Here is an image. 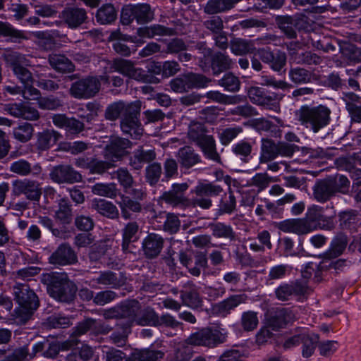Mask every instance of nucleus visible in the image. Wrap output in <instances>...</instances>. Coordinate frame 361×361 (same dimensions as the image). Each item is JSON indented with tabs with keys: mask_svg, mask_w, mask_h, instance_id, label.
Masks as SVG:
<instances>
[{
	"mask_svg": "<svg viewBox=\"0 0 361 361\" xmlns=\"http://www.w3.org/2000/svg\"><path fill=\"white\" fill-rule=\"evenodd\" d=\"M340 35L347 41L340 39V53L348 65L361 63V48L357 47L352 42L361 43V33L357 29L361 27V18L349 19L340 18Z\"/></svg>",
	"mask_w": 361,
	"mask_h": 361,
	"instance_id": "f257e3e1",
	"label": "nucleus"
},
{
	"mask_svg": "<svg viewBox=\"0 0 361 361\" xmlns=\"http://www.w3.org/2000/svg\"><path fill=\"white\" fill-rule=\"evenodd\" d=\"M41 282L47 286L49 295L57 301L69 303L75 295V286L64 274L51 272L43 274Z\"/></svg>",
	"mask_w": 361,
	"mask_h": 361,
	"instance_id": "f03ea898",
	"label": "nucleus"
},
{
	"mask_svg": "<svg viewBox=\"0 0 361 361\" xmlns=\"http://www.w3.org/2000/svg\"><path fill=\"white\" fill-rule=\"evenodd\" d=\"M207 133V129L202 123L192 121L188 127V138L200 149L206 159L221 163V157L216 149V140Z\"/></svg>",
	"mask_w": 361,
	"mask_h": 361,
	"instance_id": "7ed1b4c3",
	"label": "nucleus"
},
{
	"mask_svg": "<svg viewBox=\"0 0 361 361\" xmlns=\"http://www.w3.org/2000/svg\"><path fill=\"white\" fill-rule=\"evenodd\" d=\"M336 210L331 202L326 207L312 204L307 209L304 217L311 231L317 230L331 231L336 226Z\"/></svg>",
	"mask_w": 361,
	"mask_h": 361,
	"instance_id": "20e7f679",
	"label": "nucleus"
},
{
	"mask_svg": "<svg viewBox=\"0 0 361 361\" xmlns=\"http://www.w3.org/2000/svg\"><path fill=\"white\" fill-rule=\"evenodd\" d=\"M13 295L20 305L15 310L16 317L20 321H27L39 305L37 294L27 284L18 283L13 287Z\"/></svg>",
	"mask_w": 361,
	"mask_h": 361,
	"instance_id": "39448f33",
	"label": "nucleus"
},
{
	"mask_svg": "<svg viewBox=\"0 0 361 361\" xmlns=\"http://www.w3.org/2000/svg\"><path fill=\"white\" fill-rule=\"evenodd\" d=\"M330 114L331 111L325 106L311 107L305 105L300 107L296 116L302 125L317 133L329 123Z\"/></svg>",
	"mask_w": 361,
	"mask_h": 361,
	"instance_id": "423d86ee",
	"label": "nucleus"
},
{
	"mask_svg": "<svg viewBox=\"0 0 361 361\" xmlns=\"http://www.w3.org/2000/svg\"><path fill=\"white\" fill-rule=\"evenodd\" d=\"M322 261L317 264L313 262L307 264L302 271V276L304 279H310L312 274L314 278L319 281L317 274L320 271H327L334 269L336 271L338 268V237L336 236L329 248L323 254L319 255Z\"/></svg>",
	"mask_w": 361,
	"mask_h": 361,
	"instance_id": "0eeeda50",
	"label": "nucleus"
},
{
	"mask_svg": "<svg viewBox=\"0 0 361 361\" xmlns=\"http://www.w3.org/2000/svg\"><path fill=\"white\" fill-rule=\"evenodd\" d=\"M222 192L223 188L220 185L213 182L199 181L190 190L194 196L190 198V208L198 207L204 210L209 209L213 205L212 197L219 196Z\"/></svg>",
	"mask_w": 361,
	"mask_h": 361,
	"instance_id": "6e6552de",
	"label": "nucleus"
},
{
	"mask_svg": "<svg viewBox=\"0 0 361 361\" xmlns=\"http://www.w3.org/2000/svg\"><path fill=\"white\" fill-rule=\"evenodd\" d=\"M227 331L216 327L204 328L192 334L186 340L189 345L213 348L226 341Z\"/></svg>",
	"mask_w": 361,
	"mask_h": 361,
	"instance_id": "1a4fd4ad",
	"label": "nucleus"
},
{
	"mask_svg": "<svg viewBox=\"0 0 361 361\" xmlns=\"http://www.w3.org/2000/svg\"><path fill=\"white\" fill-rule=\"evenodd\" d=\"M273 44L281 45V39L275 35L267 34L252 40L235 38L231 41L230 48L233 54L242 56L254 53L257 49L256 45Z\"/></svg>",
	"mask_w": 361,
	"mask_h": 361,
	"instance_id": "9d476101",
	"label": "nucleus"
},
{
	"mask_svg": "<svg viewBox=\"0 0 361 361\" xmlns=\"http://www.w3.org/2000/svg\"><path fill=\"white\" fill-rule=\"evenodd\" d=\"M310 293L311 289L305 280L283 282L274 290L276 298L282 302L293 299L301 300L306 298Z\"/></svg>",
	"mask_w": 361,
	"mask_h": 361,
	"instance_id": "9b49d317",
	"label": "nucleus"
},
{
	"mask_svg": "<svg viewBox=\"0 0 361 361\" xmlns=\"http://www.w3.org/2000/svg\"><path fill=\"white\" fill-rule=\"evenodd\" d=\"M310 198L320 204L330 201L338 192V184L336 177L329 176L317 179L312 188Z\"/></svg>",
	"mask_w": 361,
	"mask_h": 361,
	"instance_id": "f8f14e48",
	"label": "nucleus"
},
{
	"mask_svg": "<svg viewBox=\"0 0 361 361\" xmlns=\"http://www.w3.org/2000/svg\"><path fill=\"white\" fill-rule=\"evenodd\" d=\"M247 96L250 102L264 109L280 111V97L275 92H271L264 88L253 86L249 88Z\"/></svg>",
	"mask_w": 361,
	"mask_h": 361,
	"instance_id": "ddd939ff",
	"label": "nucleus"
},
{
	"mask_svg": "<svg viewBox=\"0 0 361 361\" xmlns=\"http://www.w3.org/2000/svg\"><path fill=\"white\" fill-rule=\"evenodd\" d=\"M210 82L204 75L189 73L172 79L169 85L173 92L183 93L193 88L206 87Z\"/></svg>",
	"mask_w": 361,
	"mask_h": 361,
	"instance_id": "4468645a",
	"label": "nucleus"
},
{
	"mask_svg": "<svg viewBox=\"0 0 361 361\" xmlns=\"http://www.w3.org/2000/svg\"><path fill=\"white\" fill-rule=\"evenodd\" d=\"M153 17L154 13L147 4L128 5L121 11V22L123 25H128L135 20L138 24H145L151 21Z\"/></svg>",
	"mask_w": 361,
	"mask_h": 361,
	"instance_id": "2eb2a0df",
	"label": "nucleus"
},
{
	"mask_svg": "<svg viewBox=\"0 0 361 361\" xmlns=\"http://www.w3.org/2000/svg\"><path fill=\"white\" fill-rule=\"evenodd\" d=\"M111 68L114 71L138 82H152L154 79L153 76L149 75L146 71L135 66L134 63L129 60L115 59L111 65Z\"/></svg>",
	"mask_w": 361,
	"mask_h": 361,
	"instance_id": "dca6fc26",
	"label": "nucleus"
},
{
	"mask_svg": "<svg viewBox=\"0 0 361 361\" xmlns=\"http://www.w3.org/2000/svg\"><path fill=\"white\" fill-rule=\"evenodd\" d=\"M100 85V80L97 77L88 76L73 83L70 92L75 98L89 99L99 91Z\"/></svg>",
	"mask_w": 361,
	"mask_h": 361,
	"instance_id": "f3484780",
	"label": "nucleus"
},
{
	"mask_svg": "<svg viewBox=\"0 0 361 361\" xmlns=\"http://www.w3.org/2000/svg\"><path fill=\"white\" fill-rule=\"evenodd\" d=\"M188 188L187 183H173L169 191L162 194L161 199L173 207L183 209L190 208V198L185 195Z\"/></svg>",
	"mask_w": 361,
	"mask_h": 361,
	"instance_id": "a211bd4d",
	"label": "nucleus"
},
{
	"mask_svg": "<svg viewBox=\"0 0 361 361\" xmlns=\"http://www.w3.org/2000/svg\"><path fill=\"white\" fill-rule=\"evenodd\" d=\"M12 194L15 196L23 195L30 201L38 202L41 197L40 183L30 178L16 179L12 182Z\"/></svg>",
	"mask_w": 361,
	"mask_h": 361,
	"instance_id": "6ab92c4d",
	"label": "nucleus"
},
{
	"mask_svg": "<svg viewBox=\"0 0 361 361\" xmlns=\"http://www.w3.org/2000/svg\"><path fill=\"white\" fill-rule=\"evenodd\" d=\"M51 180L56 183L73 184L82 180L81 174L69 165L54 166L49 173Z\"/></svg>",
	"mask_w": 361,
	"mask_h": 361,
	"instance_id": "aec40b11",
	"label": "nucleus"
},
{
	"mask_svg": "<svg viewBox=\"0 0 361 361\" xmlns=\"http://www.w3.org/2000/svg\"><path fill=\"white\" fill-rule=\"evenodd\" d=\"M357 163H361V152L340 157V169L349 172L350 178L353 180V187L361 185V169L355 167Z\"/></svg>",
	"mask_w": 361,
	"mask_h": 361,
	"instance_id": "412c9836",
	"label": "nucleus"
},
{
	"mask_svg": "<svg viewBox=\"0 0 361 361\" xmlns=\"http://www.w3.org/2000/svg\"><path fill=\"white\" fill-rule=\"evenodd\" d=\"M131 142L128 139L119 137H114L110 140V143L105 147L104 157L106 159L116 161L123 157L126 149L130 147Z\"/></svg>",
	"mask_w": 361,
	"mask_h": 361,
	"instance_id": "4be33fe9",
	"label": "nucleus"
},
{
	"mask_svg": "<svg viewBox=\"0 0 361 361\" xmlns=\"http://www.w3.org/2000/svg\"><path fill=\"white\" fill-rule=\"evenodd\" d=\"M245 299L246 296L245 295H231L224 300L213 305L211 308V314L216 317H226L240 304L243 303Z\"/></svg>",
	"mask_w": 361,
	"mask_h": 361,
	"instance_id": "5701e85b",
	"label": "nucleus"
},
{
	"mask_svg": "<svg viewBox=\"0 0 361 361\" xmlns=\"http://www.w3.org/2000/svg\"><path fill=\"white\" fill-rule=\"evenodd\" d=\"M5 111L11 116L27 121H37L39 117V111L30 104L20 102L6 105Z\"/></svg>",
	"mask_w": 361,
	"mask_h": 361,
	"instance_id": "b1692460",
	"label": "nucleus"
},
{
	"mask_svg": "<svg viewBox=\"0 0 361 361\" xmlns=\"http://www.w3.org/2000/svg\"><path fill=\"white\" fill-rule=\"evenodd\" d=\"M164 238L157 233H149L142 240V250L147 259H154L161 253L164 247Z\"/></svg>",
	"mask_w": 361,
	"mask_h": 361,
	"instance_id": "393cba45",
	"label": "nucleus"
},
{
	"mask_svg": "<svg viewBox=\"0 0 361 361\" xmlns=\"http://www.w3.org/2000/svg\"><path fill=\"white\" fill-rule=\"evenodd\" d=\"M293 319V314L290 310L286 308H279L271 313L267 318L265 324L271 331H277Z\"/></svg>",
	"mask_w": 361,
	"mask_h": 361,
	"instance_id": "a878e982",
	"label": "nucleus"
},
{
	"mask_svg": "<svg viewBox=\"0 0 361 361\" xmlns=\"http://www.w3.org/2000/svg\"><path fill=\"white\" fill-rule=\"evenodd\" d=\"M61 18L68 27L76 29L86 22L87 15L84 8L68 7L61 12Z\"/></svg>",
	"mask_w": 361,
	"mask_h": 361,
	"instance_id": "bb28decb",
	"label": "nucleus"
},
{
	"mask_svg": "<svg viewBox=\"0 0 361 361\" xmlns=\"http://www.w3.org/2000/svg\"><path fill=\"white\" fill-rule=\"evenodd\" d=\"M361 74V65L356 69L346 68L345 73L340 77V90L342 91L343 97L345 92H354L360 90V86L357 78Z\"/></svg>",
	"mask_w": 361,
	"mask_h": 361,
	"instance_id": "cd10ccee",
	"label": "nucleus"
},
{
	"mask_svg": "<svg viewBox=\"0 0 361 361\" xmlns=\"http://www.w3.org/2000/svg\"><path fill=\"white\" fill-rule=\"evenodd\" d=\"M49 261L52 264L63 266L75 264L78 261V257L71 246L62 244L51 254Z\"/></svg>",
	"mask_w": 361,
	"mask_h": 361,
	"instance_id": "c85d7f7f",
	"label": "nucleus"
},
{
	"mask_svg": "<svg viewBox=\"0 0 361 361\" xmlns=\"http://www.w3.org/2000/svg\"><path fill=\"white\" fill-rule=\"evenodd\" d=\"M180 298L183 304L189 307L197 309L202 306V300L200 296L198 288L190 281H187L183 286Z\"/></svg>",
	"mask_w": 361,
	"mask_h": 361,
	"instance_id": "c756f323",
	"label": "nucleus"
},
{
	"mask_svg": "<svg viewBox=\"0 0 361 361\" xmlns=\"http://www.w3.org/2000/svg\"><path fill=\"white\" fill-rule=\"evenodd\" d=\"M176 157L180 167L185 169H190L202 161L200 155L190 146L180 147L176 152Z\"/></svg>",
	"mask_w": 361,
	"mask_h": 361,
	"instance_id": "7c9ffc66",
	"label": "nucleus"
},
{
	"mask_svg": "<svg viewBox=\"0 0 361 361\" xmlns=\"http://www.w3.org/2000/svg\"><path fill=\"white\" fill-rule=\"evenodd\" d=\"M279 228L284 233L305 235L311 233L305 218L290 219L279 223Z\"/></svg>",
	"mask_w": 361,
	"mask_h": 361,
	"instance_id": "2f4dec72",
	"label": "nucleus"
},
{
	"mask_svg": "<svg viewBox=\"0 0 361 361\" xmlns=\"http://www.w3.org/2000/svg\"><path fill=\"white\" fill-rule=\"evenodd\" d=\"M61 137V133L53 130L46 129L37 134L36 147L39 150L46 151L52 147Z\"/></svg>",
	"mask_w": 361,
	"mask_h": 361,
	"instance_id": "473e14b6",
	"label": "nucleus"
},
{
	"mask_svg": "<svg viewBox=\"0 0 361 361\" xmlns=\"http://www.w3.org/2000/svg\"><path fill=\"white\" fill-rule=\"evenodd\" d=\"M2 59L5 61L6 67L12 71L23 66H31L30 61L27 56L13 49H6L2 54Z\"/></svg>",
	"mask_w": 361,
	"mask_h": 361,
	"instance_id": "72a5a7b5",
	"label": "nucleus"
},
{
	"mask_svg": "<svg viewBox=\"0 0 361 361\" xmlns=\"http://www.w3.org/2000/svg\"><path fill=\"white\" fill-rule=\"evenodd\" d=\"M9 170L21 176H27L30 174L37 176L42 172V167L39 164H35L34 166H32L27 161L20 159L11 163Z\"/></svg>",
	"mask_w": 361,
	"mask_h": 361,
	"instance_id": "f704fd0d",
	"label": "nucleus"
},
{
	"mask_svg": "<svg viewBox=\"0 0 361 361\" xmlns=\"http://www.w3.org/2000/svg\"><path fill=\"white\" fill-rule=\"evenodd\" d=\"M342 99L345 104L346 110L351 120L355 123H361V103L357 104L360 97L355 92H345Z\"/></svg>",
	"mask_w": 361,
	"mask_h": 361,
	"instance_id": "c9c22d12",
	"label": "nucleus"
},
{
	"mask_svg": "<svg viewBox=\"0 0 361 361\" xmlns=\"http://www.w3.org/2000/svg\"><path fill=\"white\" fill-rule=\"evenodd\" d=\"M91 208L99 214L111 219H117L119 216L116 205L104 199H93L91 202Z\"/></svg>",
	"mask_w": 361,
	"mask_h": 361,
	"instance_id": "e433bc0d",
	"label": "nucleus"
},
{
	"mask_svg": "<svg viewBox=\"0 0 361 361\" xmlns=\"http://www.w3.org/2000/svg\"><path fill=\"white\" fill-rule=\"evenodd\" d=\"M242 0H209L204 7V12L215 15L232 9L236 4Z\"/></svg>",
	"mask_w": 361,
	"mask_h": 361,
	"instance_id": "4c0bfd02",
	"label": "nucleus"
},
{
	"mask_svg": "<svg viewBox=\"0 0 361 361\" xmlns=\"http://www.w3.org/2000/svg\"><path fill=\"white\" fill-rule=\"evenodd\" d=\"M164 355L162 350L153 348L135 350L127 361H161Z\"/></svg>",
	"mask_w": 361,
	"mask_h": 361,
	"instance_id": "58836bf2",
	"label": "nucleus"
},
{
	"mask_svg": "<svg viewBox=\"0 0 361 361\" xmlns=\"http://www.w3.org/2000/svg\"><path fill=\"white\" fill-rule=\"evenodd\" d=\"M119 310L120 317L128 319V321H123L124 322H129L130 324V326L133 322L137 324V320L140 311V304L138 301H128L123 304L120 307Z\"/></svg>",
	"mask_w": 361,
	"mask_h": 361,
	"instance_id": "ea45409f",
	"label": "nucleus"
},
{
	"mask_svg": "<svg viewBox=\"0 0 361 361\" xmlns=\"http://www.w3.org/2000/svg\"><path fill=\"white\" fill-rule=\"evenodd\" d=\"M137 34L141 37L152 38L155 36H171L175 34L174 29L161 25H153L149 27H140Z\"/></svg>",
	"mask_w": 361,
	"mask_h": 361,
	"instance_id": "a19ab883",
	"label": "nucleus"
},
{
	"mask_svg": "<svg viewBox=\"0 0 361 361\" xmlns=\"http://www.w3.org/2000/svg\"><path fill=\"white\" fill-rule=\"evenodd\" d=\"M121 128L125 135H129L132 139H139L143 133V128L140 120L132 118H122Z\"/></svg>",
	"mask_w": 361,
	"mask_h": 361,
	"instance_id": "79ce46f5",
	"label": "nucleus"
},
{
	"mask_svg": "<svg viewBox=\"0 0 361 361\" xmlns=\"http://www.w3.org/2000/svg\"><path fill=\"white\" fill-rule=\"evenodd\" d=\"M118 204L121 208L122 217L124 219H130V212L139 213L142 209V207L138 201L134 200L124 195H121V201L118 202Z\"/></svg>",
	"mask_w": 361,
	"mask_h": 361,
	"instance_id": "37998d69",
	"label": "nucleus"
},
{
	"mask_svg": "<svg viewBox=\"0 0 361 361\" xmlns=\"http://www.w3.org/2000/svg\"><path fill=\"white\" fill-rule=\"evenodd\" d=\"M50 66L56 71L61 73H71L74 71L75 66L71 61L62 54H51L49 57Z\"/></svg>",
	"mask_w": 361,
	"mask_h": 361,
	"instance_id": "c03bdc74",
	"label": "nucleus"
},
{
	"mask_svg": "<svg viewBox=\"0 0 361 361\" xmlns=\"http://www.w3.org/2000/svg\"><path fill=\"white\" fill-rule=\"evenodd\" d=\"M252 144L246 140H240L231 147V152L244 163L252 159Z\"/></svg>",
	"mask_w": 361,
	"mask_h": 361,
	"instance_id": "a18cd8bd",
	"label": "nucleus"
},
{
	"mask_svg": "<svg viewBox=\"0 0 361 361\" xmlns=\"http://www.w3.org/2000/svg\"><path fill=\"white\" fill-rule=\"evenodd\" d=\"M278 157V143L271 139L262 140L260 161L268 162Z\"/></svg>",
	"mask_w": 361,
	"mask_h": 361,
	"instance_id": "49530a36",
	"label": "nucleus"
},
{
	"mask_svg": "<svg viewBox=\"0 0 361 361\" xmlns=\"http://www.w3.org/2000/svg\"><path fill=\"white\" fill-rule=\"evenodd\" d=\"M209 228L213 236L217 238H226L230 241L235 239V233L231 225L222 222L212 223L209 224Z\"/></svg>",
	"mask_w": 361,
	"mask_h": 361,
	"instance_id": "de8ad7c7",
	"label": "nucleus"
},
{
	"mask_svg": "<svg viewBox=\"0 0 361 361\" xmlns=\"http://www.w3.org/2000/svg\"><path fill=\"white\" fill-rule=\"evenodd\" d=\"M139 231V226L137 222H128L122 230L123 242L122 249L124 252L128 250L130 243L135 242L138 237L137 233Z\"/></svg>",
	"mask_w": 361,
	"mask_h": 361,
	"instance_id": "09e8293b",
	"label": "nucleus"
},
{
	"mask_svg": "<svg viewBox=\"0 0 361 361\" xmlns=\"http://www.w3.org/2000/svg\"><path fill=\"white\" fill-rule=\"evenodd\" d=\"M217 209V214H231L236 209V199L233 192L229 190L228 193L222 195Z\"/></svg>",
	"mask_w": 361,
	"mask_h": 361,
	"instance_id": "8fccbe9b",
	"label": "nucleus"
},
{
	"mask_svg": "<svg viewBox=\"0 0 361 361\" xmlns=\"http://www.w3.org/2000/svg\"><path fill=\"white\" fill-rule=\"evenodd\" d=\"M234 63L228 55L218 52L212 57V68L214 74H219L224 71L231 68Z\"/></svg>",
	"mask_w": 361,
	"mask_h": 361,
	"instance_id": "3c124183",
	"label": "nucleus"
},
{
	"mask_svg": "<svg viewBox=\"0 0 361 361\" xmlns=\"http://www.w3.org/2000/svg\"><path fill=\"white\" fill-rule=\"evenodd\" d=\"M360 218L356 210H349L340 212V227L350 231L356 230Z\"/></svg>",
	"mask_w": 361,
	"mask_h": 361,
	"instance_id": "603ef678",
	"label": "nucleus"
},
{
	"mask_svg": "<svg viewBox=\"0 0 361 361\" xmlns=\"http://www.w3.org/2000/svg\"><path fill=\"white\" fill-rule=\"evenodd\" d=\"M116 326L118 327L119 331L114 332L110 338L112 342L118 347H122L126 345L127 336L130 333V324L129 322H124L123 320H120Z\"/></svg>",
	"mask_w": 361,
	"mask_h": 361,
	"instance_id": "864d4df0",
	"label": "nucleus"
},
{
	"mask_svg": "<svg viewBox=\"0 0 361 361\" xmlns=\"http://www.w3.org/2000/svg\"><path fill=\"white\" fill-rule=\"evenodd\" d=\"M92 192L94 195L111 199L116 198L119 192L116 184L114 183H96L92 187Z\"/></svg>",
	"mask_w": 361,
	"mask_h": 361,
	"instance_id": "5fc2aeb1",
	"label": "nucleus"
},
{
	"mask_svg": "<svg viewBox=\"0 0 361 361\" xmlns=\"http://www.w3.org/2000/svg\"><path fill=\"white\" fill-rule=\"evenodd\" d=\"M71 205L68 200L62 198L59 202V209L55 212V218L63 224H68L72 220Z\"/></svg>",
	"mask_w": 361,
	"mask_h": 361,
	"instance_id": "6e6d98bb",
	"label": "nucleus"
},
{
	"mask_svg": "<svg viewBox=\"0 0 361 361\" xmlns=\"http://www.w3.org/2000/svg\"><path fill=\"white\" fill-rule=\"evenodd\" d=\"M116 11L111 4H106L97 10L96 18L100 24H110L116 19Z\"/></svg>",
	"mask_w": 361,
	"mask_h": 361,
	"instance_id": "4d7b16f0",
	"label": "nucleus"
},
{
	"mask_svg": "<svg viewBox=\"0 0 361 361\" xmlns=\"http://www.w3.org/2000/svg\"><path fill=\"white\" fill-rule=\"evenodd\" d=\"M33 133V126L27 122L21 123L13 129L14 138L23 143L28 142L32 138Z\"/></svg>",
	"mask_w": 361,
	"mask_h": 361,
	"instance_id": "13d9d810",
	"label": "nucleus"
},
{
	"mask_svg": "<svg viewBox=\"0 0 361 361\" xmlns=\"http://www.w3.org/2000/svg\"><path fill=\"white\" fill-rule=\"evenodd\" d=\"M340 143L342 147L340 150L343 152H350L357 149L361 147V135L357 136L355 133H346L343 137H340Z\"/></svg>",
	"mask_w": 361,
	"mask_h": 361,
	"instance_id": "bf43d9fd",
	"label": "nucleus"
},
{
	"mask_svg": "<svg viewBox=\"0 0 361 361\" xmlns=\"http://www.w3.org/2000/svg\"><path fill=\"white\" fill-rule=\"evenodd\" d=\"M291 267L286 264H281L273 266L270 268L267 280L273 281L285 279L290 275Z\"/></svg>",
	"mask_w": 361,
	"mask_h": 361,
	"instance_id": "052dcab7",
	"label": "nucleus"
},
{
	"mask_svg": "<svg viewBox=\"0 0 361 361\" xmlns=\"http://www.w3.org/2000/svg\"><path fill=\"white\" fill-rule=\"evenodd\" d=\"M290 80L295 84H304L312 80V73L300 67L290 68L288 73Z\"/></svg>",
	"mask_w": 361,
	"mask_h": 361,
	"instance_id": "680f3d73",
	"label": "nucleus"
},
{
	"mask_svg": "<svg viewBox=\"0 0 361 361\" xmlns=\"http://www.w3.org/2000/svg\"><path fill=\"white\" fill-rule=\"evenodd\" d=\"M158 314L149 307L143 310L139 314L137 324L140 326H157L159 322Z\"/></svg>",
	"mask_w": 361,
	"mask_h": 361,
	"instance_id": "e2e57ef3",
	"label": "nucleus"
},
{
	"mask_svg": "<svg viewBox=\"0 0 361 361\" xmlns=\"http://www.w3.org/2000/svg\"><path fill=\"white\" fill-rule=\"evenodd\" d=\"M278 25L280 30L285 35L293 39L296 37V32L294 23V18L291 16H283L278 20Z\"/></svg>",
	"mask_w": 361,
	"mask_h": 361,
	"instance_id": "0e129e2a",
	"label": "nucleus"
},
{
	"mask_svg": "<svg viewBox=\"0 0 361 361\" xmlns=\"http://www.w3.org/2000/svg\"><path fill=\"white\" fill-rule=\"evenodd\" d=\"M219 85L222 86L226 91L235 92L240 90V81L237 76L231 73H228L219 80Z\"/></svg>",
	"mask_w": 361,
	"mask_h": 361,
	"instance_id": "69168bd1",
	"label": "nucleus"
},
{
	"mask_svg": "<svg viewBox=\"0 0 361 361\" xmlns=\"http://www.w3.org/2000/svg\"><path fill=\"white\" fill-rule=\"evenodd\" d=\"M319 336L316 334L310 335L305 334L303 336V340L301 342L302 355L304 357H310L314 353L316 348V343L318 342Z\"/></svg>",
	"mask_w": 361,
	"mask_h": 361,
	"instance_id": "338daca9",
	"label": "nucleus"
},
{
	"mask_svg": "<svg viewBox=\"0 0 361 361\" xmlns=\"http://www.w3.org/2000/svg\"><path fill=\"white\" fill-rule=\"evenodd\" d=\"M240 322L245 331H252L255 330L259 324L257 313L253 311L244 312L242 314Z\"/></svg>",
	"mask_w": 361,
	"mask_h": 361,
	"instance_id": "774afa93",
	"label": "nucleus"
}]
</instances>
